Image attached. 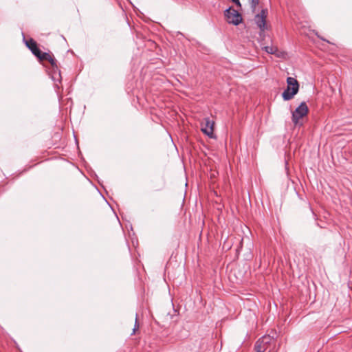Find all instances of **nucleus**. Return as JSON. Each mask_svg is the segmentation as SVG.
I'll list each match as a JSON object with an SVG mask.
<instances>
[{
    "mask_svg": "<svg viewBox=\"0 0 352 352\" xmlns=\"http://www.w3.org/2000/svg\"><path fill=\"white\" fill-rule=\"evenodd\" d=\"M287 89L282 94L283 100L286 101L292 99L299 89V84L296 78L288 77L287 78Z\"/></svg>",
    "mask_w": 352,
    "mask_h": 352,
    "instance_id": "f257e3e1",
    "label": "nucleus"
},
{
    "mask_svg": "<svg viewBox=\"0 0 352 352\" xmlns=\"http://www.w3.org/2000/svg\"><path fill=\"white\" fill-rule=\"evenodd\" d=\"M224 16L230 24L238 25L242 21L241 14L236 10L230 7L224 11Z\"/></svg>",
    "mask_w": 352,
    "mask_h": 352,
    "instance_id": "f03ea898",
    "label": "nucleus"
},
{
    "mask_svg": "<svg viewBox=\"0 0 352 352\" xmlns=\"http://www.w3.org/2000/svg\"><path fill=\"white\" fill-rule=\"evenodd\" d=\"M309 109L305 102H302L300 105L292 112V120L295 125L298 124L300 119L307 116Z\"/></svg>",
    "mask_w": 352,
    "mask_h": 352,
    "instance_id": "7ed1b4c3",
    "label": "nucleus"
},
{
    "mask_svg": "<svg viewBox=\"0 0 352 352\" xmlns=\"http://www.w3.org/2000/svg\"><path fill=\"white\" fill-rule=\"evenodd\" d=\"M214 122L209 118H204L201 123V131L210 138H216L214 135Z\"/></svg>",
    "mask_w": 352,
    "mask_h": 352,
    "instance_id": "20e7f679",
    "label": "nucleus"
},
{
    "mask_svg": "<svg viewBox=\"0 0 352 352\" xmlns=\"http://www.w3.org/2000/svg\"><path fill=\"white\" fill-rule=\"evenodd\" d=\"M267 14V10L263 9L259 14L255 16L254 21L261 30L260 35H261V33L265 30Z\"/></svg>",
    "mask_w": 352,
    "mask_h": 352,
    "instance_id": "39448f33",
    "label": "nucleus"
},
{
    "mask_svg": "<svg viewBox=\"0 0 352 352\" xmlns=\"http://www.w3.org/2000/svg\"><path fill=\"white\" fill-rule=\"evenodd\" d=\"M25 45L32 53L36 57L41 55V50L37 47V44L34 40L30 38L29 41H25Z\"/></svg>",
    "mask_w": 352,
    "mask_h": 352,
    "instance_id": "423d86ee",
    "label": "nucleus"
},
{
    "mask_svg": "<svg viewBox=\"0 0 352 352\" xmlns=\"http://www.w3.org/2000/svg\"><path fill=\"white\" fill-rule=\"evenodd\" d=\"M269 339V336H263L258 339L254 345V349L256 352H265L267 346H264L265 340Z\"/></svg>",
    "mask_w": 352,
    "mask_h": 352,
    "instance_id": "0eeeda50",
    "label": "nucleus"
},
{
    "mask_svg": "<svg viewBox=\"0 0 352 352\" xmlns=\"http://www.w3.org/2000/svg\"><path fill=\"white\" fill-rule=\"evenodd\" d=\"M263 50L270 54H276V53L278 52L277 47L273 45L265 46Z\"/></svg>",
    "mask_w": 352,
    "mask_h": 352,
    "instance_id": "6e6552de",
    "label": "nucleus"
},
{
    "mask_svg": "<svg viewBox=\"0 0 352 352\" xmlns=\"http://www.w3.org/2000/svg\"><path fill=\"white\" fill-rule=\"evenodd\" d=\"M40 60H50L52 58H53L50 54L48 53H46V52H44V53H42L41 52V55H38L37 56Z\"/></svg>",
    "mask_w": 352,
    "mask_h": 352,
    "instance_id": "1a4fd4ad",
    "label": "nucleus"
},
{
    "mask_svg": "<svg viewBox=\"0 0 352 352\" xmlns=\"http://www.w3.org/2000/svg\"><path fill=\"white\" fill-rule=\"evenodd\" d=\"M249 3L250 4L251 8L253 11H254L259 1L258 0H249Z\"/></svg>",
    "mask_w": 352,
    "mask_h": 352,
    "instance_id": "9d476101",
    "label": "nucleus"
},
{
    "mask_svg": "<svg viewBox=\"0 0 352 352\" xmlns=\"http://www.w3.org/2000/svg\"><path fill=\"white\" fill-rule=\"evenodd\" d=\"M138 329H139V323H138V314H136L135 324H134V327H133V333H135L136 330H138Z\"/></svg>",
    "mask_w": 352,
    "mask_h": 352,
    "instance_id": "9b49d317",
    "label": "nucleus"
},
{
    "mask_svg": "<svg viewBox=\"0 0 352 352\" xmlns=\"http://www.w3.org/2000/svg\"><path fill=\"white\" fill-rule=\"evenodd\" d=\"M49 62L50 63L51 65L53 67H56V68H58L57 67V65H56V60L54 58H52Z\"/></svg>",
    "mask_w": 352,
    "mask_h": 352,
    "instance_id": "f8f14e48",
    "label": "nucleus"
},
{
    "mask_svg": "<svg viewBox=\"0 0 352 352\" xmlns=\"http://www.w3.org/2000/svg\"><path fill=\"white\" fill-rule=\"evenodd\" d=\"M271 338L269 337V339L265 340L264 346H267V344L270 342Z\"/></svg>",
    "mask_w": 352,
    "mask_h": 352,
    "instance_id": "ddd939ff",
    "label": "nucleus"
},
{
    "mask_svg": "<svg viewBox=\"0 0 352 352\" xmlns=\"http://www.w3.org/2000/svg\"><path fill=\"white\" fill-rule=\"evenodd\" d=\"M232 1L236 3L238 6H241V3L239 0H232Z\"/></svg>",
    "mask_w": 352,
    "mask_h": 352,
    "instance_id": "4468645a",
    "label": "nucleus"
}]
</instances>
